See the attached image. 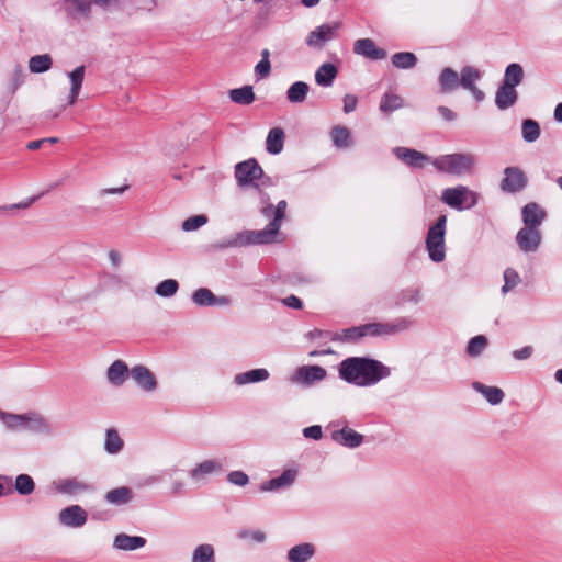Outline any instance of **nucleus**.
Returning <instances> with one entry per match:
<instances>
[{"mask_svg": "<svg viewBox=\"0 0 562 562\" xmlns=\"http://www.w3.org/2000/svg\"><path fill=\"white\" fill-rule=\"evenodd\" d=\"M391 375V369L381 361L368 357H348L338 366V376L357 386L378 384Z\"/></svg>", "mask_w": 562, "mask_h": 562, "instance_id": "f257e3e1", "label": "nucleus"}, {"mask_svg": "<svg viewBox=\"0 0 562 562\" xmlns=\"http://www.w3.org/2000/svg\"><path fill=\"white\" fill-rule=\"evenodd\" d=\"M0 420L9 430H25L33 434L49 435L50 424L38 413L11 414L0 411Z\"/></svg>", "mask_w": 562, "mask_h": 562, "instance_id": "f03ea898", "label": "nucleus"}, {"mask_svg": "<svg viewBox=\"0 0 562 562\" xmlns=\"http://www.w3.org/2000/svg\"><path fill=\"white\" fill-rule=\"evenodd\" d=\"M280 227L270 222L260 231H244L235 234L231 238L223 239L215 245L217 249L244 247L248 245H265L274 241Z\"/></svg>", "mask_w": 562, "mask_h": 562, "instance_id": "7ed1b4c3", "label": "nucleus"}, {"mask_svg": "<svg viewBox=\"0 0 562 562\" xmlns=\"http://www.w3.org/2000/svg\"><path fill=\"white\" fill-rule=\"evenodd\" d=\"M431 164L440 172L462 176L473 170L476 158L471 153H456L439 156L435 158Z\"/></svg>", "mask_w": 562, "mask_h": 562, "instance_id": "20e7f679", "label": "nucleus"}, {"mask_svg": "<svg viewBox=\"0 0 562 562\" xmlns=\"http://www.w3.org/2000/svg\"><path fill=\"white\" fill-rule=\"evenodd\" d=\"M234 175L240 188L254 187L259 189L260 186L270 183V179L265 176L263 169L255 158L236 164Z\"/></svg>", "mask_w": 562, "mask_h": 562, "instance_id": "39448f33", "label": "nucleus"}, {"mask_svg": "<svg viewBox=\"0 0 562 562\" xmlns=\"http://www.w3.org/2000/svg\"><path fill=\"white\" fill-rule=\"evenodd\" d=\"M441 201L458 211L470 210L479 202V194L465 186L447 188L441 193Z\"/></svg>", "mask_w": 562, "mask_h": 562, "instance_id": "423d86ee", "label": "nucleus"}, {"mask_svg": "<svg viewBox=\"0 0 562 562\" xmlns=\"http://www.w3.org/2000/svg\"><path fill=\"white\" fill-rule=\"evenodd\" d=\"M447 216L440 215L437 222L429 227L426 237V247L429 258L435 262H441L445 259V233Z\"/></svg>", "mask_w": 562, "mask_h": 562, "instance_id": "0eeeda50", "label": "nucleus"}, {"mask_svg": "<svg viewBox=\"0 0 562 562\" xmlns=\"http://www.w3.org/2000/svg\"><path fill=\"white\" fill-rule=\"evenodd\" d=\"M414 322L409 317H398L391 323H370L366 324L368 336H387L405 331L413 326Z\"/></svg>", "mask_w": 562, "mask_h": 562, "instance_id": "6e6552de", "label": "nucleus"}, {"mask_svg": "<svg viewBox=\"0 0 562 562\" xmlns=\"http://www.w3.org/2000/svg\"><path fill=\"white\" fill-rule=\"evenodd\" d=\"M340 26L341 24L339 22L322 24L308 33L305 42L310 47L321 49L327 42L337 36V31Z\"/></svg>", "mask_w": 562, "mask_h": 562, "instance_id": "1a4fd4ad", "label": "nucleus"}, {"mask_svg": "<svg viewBox=\"0 0 562 562\" xmlns=\"http://www.w3.org/2000/svg\"><path fill=\"white\" fill-rule=\"evenodd\" d=\"M515 240L522 252H536L542 241L541 231L531 227H522L517 232Z\"/></svg>", "mask_w": 562, "mask_h": 562, "instance_id": "9d476101", "label": "nucleus"}, {"mask_svg": "<svg viewBox=\"0 0 562 562\" xmlns=\"http://www.w3.org/2000/svg\"><path fill=\"white\" fill-rule=\"evenodd\" d=\"M327 371L321 366H302L296 369L292 376V382L310 386L316 382L325 380Z\"/></svg>", "mask_w": 562, "mask_h": 562, "instance_id": "9b49d317", "label": "nucleus"}, {"mask_svg": "<svg viewBox=\"0 0 562 562\" xmlns=\"http://www.w3.org/2000/svg\"><path fill=\"white\" fill-rule=\"evenodd\" d=\"M527 177L518 167H507L504 170V178L501 182V189L507 193H516L525 189Z\"/></svg>", "mask_w": 562, "mask_h": 562, "instance_id": "f8f14e48", "label": "nucleus"}, {"mask_svg": "<svg viewBox=\"0 0 562 562\" xmlns=\"http://www.w3.org/2000/svg\"><path fill=\"white\" fill-rule=\"evenodd\" d=\"M87 512L79 505H70L59 512V522L69 528H80L86 525Z\"/></svg>", "mask_w": 562, "mask_h": 562, "instance_id": "ddd939ff", "label": "nucleus"}, {"mask_svg": "<svg viewBox=\"0 0 562 562\" xmlns=\"http://www.w3.org/2000/svg\"><path fill=\"white\" fill-rule=\"evenodd\" d=\"M223 471V464L220 460L207 459L198 463L191 471L190 477L196 483H204L206 477Z\"/></svg>", "mask_w": 562, "mask_h": 562, "instance_id": "4468645a", "label": "nucleus"}, {"mask_svg": "<svg viewBox=\"0 0 562 562\" xmlns=\"http://www.w3.org/2000/svg\"><path fill=\"white\" fill-rule=\"evenodd\" d=\"M521 217L524 227L540 229V226L547 217V213L536 202H530L522 207Z\"/></svg>", "mask_w": 562, "mask_h": 562, "instance_id": "2eb2a0df", "label": "nucleus"}, {"mask_svg": "<svg viewBox=\"0 0 562 562\" xmlns=\"http://www.w3.org/2000/svg\"><path fill=\"white\" fill-rule=\"evenodd\" d=\"M131 376L145 392H154L157 389L155 374L145 366L138 364L131 369Z\"/></svg>", "mask_w": 562, "mask_h": 562, "instance_id": "dca6fc26", "label": "nucleus"}, {"mask_svg": "<svg viewBox=\"0 0 562 562\" xmlns=\"http://www.w3.org/2000/svg\"><path fill=\"white\" fill-rule=\"evenodd\" d=\"M353 52L371 60H381L386 57V52L375 45L371 38H360L353 44Z\"/></svg>", "mask_w": 562, "mask_h": 562, "instance_id": "f3484780", "label": "nucleus"}, {"mask_svg": "<svg viewBox=\"0 0 562 562\" xmlns=\"http://www.w3.org/2000/svg\"><path fill=\"white\" fill-rule=\"evenodd\" d=\"M393 153L400 160L413 168H422L426 162L431 161L430 157L422 151L407 147H395Z\"/></svg>", "mask_w": 562, "mask_h": 562, "instance_id": "a211bd4d", "label": "nucleus"}, {"mask_svg": "<svg viewBox=\"0 0 562 562\" xmlns=\"http://www.w3.org/2000/svg\"><path fill=\"white\" fill-rule=\"evenodd\" d=\"M297 476L296 469H286L278 477H273L269 481L263 482L260 485L261 492H273L282 488H288L293 485Z\"/></svg>", "mask_w": 562, "mask_h": 562, "instance_id": "6ab92c4d", "label": "nucleus"}, {"mask_svg": "<svg viewBox=\"0 0 562 562\" xmlns=\"http://www.w3.org/2000/svg\"><path fill=\"white\" fill-rule=\"evenodd\" d=\"M56 490L60 494L77 495L92 491L93 486L77 477H68L58 481L56 483Z\"/></svg>", "mask_w": 562, "mask_h": 562, "instance_id": "aec40b11", "label": "nucleus"}, {"mask_svg": "<svg viewBox=\"0 0 562 562\" xmlns=\"http://www.w3.org/2000/svg\"><path fill=\"white\" fill-rule=\"evenodd\" d=\"M316 553L311 542H302L291 547L286 552V562H310Z\"/></svg>", "mask_w": 562, "mask_h": 562, "instance_id": "412c9836", "label": "nucleus"}, {"mask_svg": "<svg viewBox=\"0 0 562 562\" xmlns=\"http://www.w3.org/2000/svg\"><path fill=\"white\" fill-rule=\"evenodd\" d=\"M331 438L347 448H357L363 442V436L349 427L334 431Z\"/></svg>", "mask_w": 562, "mask_h": 562, "instance_id": "4be33fe9", "label": "nucleus"}, {"mask_svg": "<svg viewBox=\"0 0 562 562\" xmlns=\"http://www.w3.org/2000/svg\"><path fill=\"white\" fill-rule=\"evenodd\" d=\"M146 539L140 536H130L127 533H119L113 540V547L122 551H134L145 547Z\"/></svg>", "mask_w": 562, "mask_h": 562, "instance_id": "5701e85b", "label": "nucleus"}, {"mask_svg": "<svg viewBox=\"0 0 562 562\" xmlns=\"http://www.w3.org/2000/svg\"><path fill=\"white\" fill-rule=\"evenodd\" d=\"M517 99V90L502 83L495 93V105L499 110H506L513 106Z\"/></svg>", "mask_w": 562, "mask_h": 562, "instance_id": "b1692460", "label": "nucleus"}, {"mask_svg": "<svg viewBox=\"0 0 562 562\" xmlns=\"http://www.w3.org/2000/svg\"><path fill=\"white\" fill-rule=\"evenodd\" d=\"M131 374L127 364L122 360H115L106 371L108 381L114 386H121L126 380L127 374Z\"/></svg>", "mask_w": 562, "mask_h": 562, "instance_id": "393cba45", "label": "nucleus"}, {"mask_svg": "<svg viewBox=\"0 0 562 562\" xmlns=\"http://www.w3.org/2000/svg\"><path fill=\"white\" fill-rule=\"evenodd\" d=\"M269 376L270 374L267 369L258 368L236 374L234 376V383L238 386H243L250 383L263 382L268 380Z\"/></svg>", "mask_w": 562, "mask_h": 562, "instance_id": "a878e982", "label": "nucleus"}, {"mask_svg": "<svg viewBox=\"0 0 562 562\" xmlns=\"http://www.w3.org/2000/svg\"><path fill=\"white\" fill-rule=\"evenodd\" d=\"M85 66L81 65L68 74V78L71 83L70 92L68 95V105L75 104L78 99L85 78Z\"/></svg>", "mask_w": 562, "mask_h": 562, "instance_id": "bb28decb", "label": "nucleus"}, {"mask_svg": "<svg viewBox=\"0 0 562 562\" xmlns=\"http://www.w3.org/2000/svg\"><path fill=\"white\" fill-rule=\"evenodd\" d=\"M459 79V75L454 69L450 67L443 68L438 78L440 92L449 93L454 91L460 86Z\"/></svg>", "mask_w": 562, "mask_h": 562, "instance_id": "cd10ccee", "label": "nucleus"}, {"mask_svg": "<svg viewBox=\"0 0 562 562\" xmlns=\"http://www.w3.org/2000/svg\"><path fill=\"white\" fill-rule=\"evenodd\" d=\"M368 335L364 324L361 326L349 327L342 329L341 331H335V334L331 335V341L357 342L358 340Z\"/></svg>", "mask_w": 562, "mask_h": 562, "instance_id": "c85d7f7f", "label": "nucleus"}, {"mask_svg": "<svg viewBox=\"0 0 562 562\" xmlns=\"http://www.w3.org/2000/svg\"><path fill=\"white\" fill-rule=\"evenodd\" d=\"M525 78V71L520 64L512 63L505 68L502 83L516 89Z\"/></svg>", "mask_w": 562, "mask_h": 562, "instance_id": "c756f323", "label": "nucleus"}, {"mask_svg": "<svg viewBox=\"0 0 562 562\" xmlns=\"http://www.w3.org/2000/svg\"><path fill=\"white\" fill-rule=\"evenodd\" d=\"M284 131L281 127H273L269 131L266 139V149L269 154L278 155L284 146Z\"/></svg>", "mask_w": 562, "mask_h": 562, "instance_id": "7c9ffc66", "label": "nucleus"}, {"mask_svg": "<svg viewBox=\"0 0 562 562\" xmlns=\"http://www.w3.org/2000/svg\"><path fill=\"white\" fill-rule=\"evenodd\" d=\"M338 75V69L330 63H325L315 72V81L321 87H330Z\"/></svg>", "mask_w": 562, "mask_h": 562, "instance_id": "2f4dec72", "label": "nucleus"}, {"mask_svg": "<svg viewBox=\"0 0 562 562\" xmlns=\"http://www.w3.org/2000/svg\"><path fill=\"white\" fill-rule=\"evenodd\" d=\"M473 389L482 394L491 405H497L504 400V392L499 387L488 386L481 382H474Z\"/></svg>", "mask_w": 562, "mask_h": 562, "instance_id": "473e14b6", "label": "nucleus"}, {"mask_svg": "<svg viewBox=\"0 0 562 562\" xmlns=\"http://www.w3.org/2000/svg\"><path fill=\"white\" fill-rule=\"evenodd\" d=\"M132 498H133V492L127 486H121V487L113 488L104 495V499L106 503H109L111 505H116V506L125 505V504L130 503L132 501Z\"/></svg>", "mask_w": 562, "mask_h": 562, "instance_id": "72a5a7b5", "label": "nucleus"}, {"mask_svg": "<svg viewBox=\"0 0 562 562\" xmlns=\"http://www.w3.org/2000/svg\"><path fill=\"white\" fill-rule=\"evenodd\" d=\"M228 95L236 104L249 105L255 101V93L251 86L232 89L229 90Z\"/></svg>", "mask_w": 562, "mask_h": 562, "instance_id": "f704fd0d", "label": "nucleus"}, {"mask_svg": "<svg viewBox=\"0 0 562 562\" xmlns=\"http://www.w3.org/2000/svg\"><path fill=\"white\" fill-rule=\"evenodd\" d=\"M310 87L304 81H296L292 83L286 91V99L291 103H302L305 101Z\"/></svg>", "mask_w": 562, "mask_h": 562, "instance_id": "c9c22d12", "label": "nucleus"}, {"mask_svg": "<svg viewBox=\"0 0 562 562\" xmlns=\"http://www.w3.org/2000/svg\"><path fill=\"white\" fill-rule=\"evenodd\" d=\"M459 78L460 86L467 90L475 86V82L482 78V72L473 66H464Z\"/></svg>", "mask_w": 562, "mask_h": 562, "instance_id": "e433bc0d", "label": "nucleus"}, {"mask_svg": "<svg viewBox=\"0 0 562 562\" xmlns=\"http://www.w3.org/2000/svg\"><path fill=\"white\" fill-rule=\"evenodd\" d=\"M417 64V57L409 52L396 53L392 56V65L398 69H411Z\"/></svg>", "mask_w": 562, "mask_h": 562, "instance_id": "4c0bfd02", "label": "nucleus"}, {"mask_svg": "<svg viewBox=\"0 0 562 562\" xmlns=\"http://www.w3.org/2000/svg\"><path fill=\"white\" fill-rule=\"evenodd\" d=\"M331 139L339 148H347L352 144L350 131L345 126H335L331 130Z\"/></svg>", "mask_w": 562, "mask_h": 562, "instance_id": "58836bf2", "label": "nucleus"}, {"mask_svg": "<svg viewBox=\"0 0 562 562\" xmlns=\"http://www.w3.org/2000/svg\"><path fill=\"white\" fill-rule=\"evenodd\" d=\"M521 134L525 142H536L540 136V126L538 122L532 119L524 120L521 124Z\"/></svg>", "mask_w": 562, "mask_h": 562, "instance_id": "ea45409f", "label": "nucleus"}, {"mask_svg": "<svg viewBox=\"0 0 562 562\" xmlns=\"http://www.w3.org/2000/svg\"><path fill=\"white\" fill-rule=\"evenodd\" d=\"M53 64L52 57L48 54L36 55L31 57L29 68L31 72L41 74L50 69Z\"/></svg>", "mask_w": 562, "mask_h": 562, "instance_id": "a19ab883", "label": "nucleus"}, {"mask_svg": "<svg viewBox=\"0 0 562 562\" xmlns=\"http://www.w3.org/2000/svg\"><path fill=\"white\" fill-rule=\"evenodd\" d=\"M13 491H16L20 495L26 496L34 492L35 483L29 474H19L14 481Z\"/></svg>", "mask_w": 562, "mask_h": 562, "instance_id": "79ce46f5", "label": "nucleus"}, {"mask_svg": "<svg viewBox=\"0 0 562 562\" xmlns=\"http://www.w3.org/2000/svg\"><path fill=\"white\" fill-rule=\"evenodd\" d=\"M123 448V440L113 428L108 429L105 434L104 449L110 454L119 453Z\"/></svg>", "mask_w": 562, "mask_h": 562, "instance_id": "37998d69", "label": "nucleus"}, {"mask_svg": "<svg viewBox=\"0 0 562 562\" xmlns=\"http://www.w3.org/2000/svg\"><path fill=\"white\" fill-rule=\"evenodd\" d=\"M192 562H215L214 548L209 543L198 546L193 550Z\"/></svg>", "mask_w": 562, "mask_h": 562, "instance_id": "c03bdc74", "label": "nucleus"}, {"mask_svg": "<svg viewBox=\"0 0 562 562\" xmlns=\"http://www.w3.org/2000/svg\"><path fill=\"white\" fill-rule=\"evenodd\" d=\"M192 301L198 306H214L215 295L207 288H200L192 294Z\"/></svg>", "mask_w": 562, "mask_h": 562, "instance_id": "a18cd8bd", "label": "nucleus"}, {"mask_svg": "<svg viewBox=\"0 0 562 562\" xmlns=\"http://www.w3.org/2000/svg\"><path fill=\"white\" fill-rule=\"evenodd\" d=\"M487 345L488 340L484 335L474 336L468 342L467 352L470 357H479Z\"/></svg>", "mask_w": 562, "mask_h": 562, "instance_id": "49530a36", "label": "nucleus"}, {"mask_svg": "<svg viewBox=\"0 0 562 562\" xmlns=\"http://www.w3.org/2000/svg\"><path fill=\"white\" fill-rule=\"evenodd\" d=\"M403 106V99L394 93H385L380 103V110L385 113L393 112Z\"/></svg>", "mask_w": 562, "mask_h": 562, "instance_id": "de8ad7c7", "label": "nucleus"}, {"mask_svg": "<svg viewBox=\"0 0 562 562\" xmlns=\"http://www.w3.org/2000/svg\"><path fill=\"white\" fill-rule=\"evenodd\" d=\"M179 289V283L175 279H166L157 284L155 293L160 297H171Z\"/></svg>", "mask_w": 562, "mask_h": 562, "instance_id": "09e8293b", "label": "nucleus"}, {"mask_svg": "<svg viewBox=\"0 0 562 562\" xmlns=\"http://www.w3.org/2000/svg\"><path fill=\"white\" fill-rule=\"evenodd\" d=\"M422 300L420 290L417 288H408L397 295L395 304L397 306L405 305L406 303H418Z\"/></svg>", "mask_w": 562, "mask_h": 562, "instance_id": "8fccbe9b", "label": "nucleus"}, {"mask_svg": "<svg viewBox=\"0 0 562 562\" xmlns=\"http://www.w3.org/2000/svg\"><path fill=\"white\" fill-rule=\"evenodd\" d=\"M503 278H504V285L502 286L503 294L510 292L521 282L520 276L513 268L505 269V271L503 273Z\"/></svg>", "mask_w": 562, "mask_h": 562, "instance_id": "3c124183", "label": "nucleus"}, {"mask_svg": "<svg viewBox=\"0 0 562 562\" xmlns=\"http://www.w3.org/2000/svg\"><path fill=\"white\" fill-rule=\"evenodd\" d=\"M207 223L206 215L200 214L191 216L182 222L181 228L184 232L196 231Z\"/></svg>", "mask_w": 562, "mask_h": 562, "instance_id": "603ef678", "label": "nucleus"}, {"mask_svg": "<svg viewBox=\"0 0 562 562\" xmlns=\"http://www.w3.org/2000/svg\"><path fill=\"white\" fill-rule=\"evenodd\" d=\"M227 481L231 484L237 485V486H245L249 482L248 475L243 471H232L227 475Z\"/></svg>", "mask_w": 562, "mask_h": 562, "instance_id": "864d4df0", "label": "nucleus"}, {"mask_svg": "<svg viewBox=\"0 0 562 562\" xmlns=\"http://www.w3.org/2000/svg\"><path fill=\"white\" fill-rule=\"evenodd\" d=\"M23 68L21 65H16L12 72V78L10 82V90L14 92L23 82Z\"/></svg>", "mask_w": 562, "mask_h": 562, "instance_id": "5fc2aeb1", "label": "nucleus"}, {"mask_svg": "<svg viewBox=\"0 0 562 562\" xmlns=\"http://www.w3.org/2000/svg\"><path fill=\"white\" fill-rule=\"evenodd\" d=\"M286 205H288L286 201L282 200L274 207V217L272 218L271 222L277 224V226H279V227H281L282 221L285 216Z\"/></svg>", "mask_w": 562, "mask_h": 562, "instance_id": "6e6d98bb", "label": "nucleus"}, {"mask_svg": "<svg viewBox=\"0 0 562 562\" xmlns=\"http://www.w3.org/2000/svg\"><path fill=\"white\" fill-rule=\"evenodd\" d=\"M12 477L7 475H0V497L7 496L13 493L11 486Z\"/></svg>", "mask_w": 562, "mask_h": 562, "instance_id": "4d7b16f0", "label": "nucleus"}, {"mask_svg": "<svg viewBox=\"0 0 562 562\" xmlns=\"http://www.w3.org/2000/svg\"><path fill=\"white\" fill-rule=\"evenodd\" d=\"M271 70L270 60H260L255 67V74L263 79L269 76Z\"/></svg>", "mask_w": 562, "mask_h": 562, "instance_id": "13d9d810", "label": "nucleus"}, {"mask_svg": "<svg viewBox=\"0 0 562 562\" xmlns=\"http://www.w3.org/2000/svg\"><path fill=\"white\" fill-rule=\"evenodd\" d=\"M303 435L305 438L319 440L323 436L322 427L318 425H313L303 429Z\"/></svg>", "mask_w": 562, "mask_h": 562, "instance_id": "bf43d9fd", "label": "nucleus"}, {"mask_svg": "<svg viewBox=\"0 0 562 562\" xmlns=\"http://www.w3.org/2000/svg\"><path fill=\"white\" fill-rule=\"evenodd\" d=\"M533 353V348L531 346H525L521 349H516L513 351V357L516 360H527Z\"/></svg>", "mask_w": 562, "mask_h": 562, "instance_id": "052dcab7", "label": "nucleus"}, {"mask_svg": "<svg viewBox=\"0 0 562 562\" xmlns=\"http://www.w3.org/2000/svg\"><path fill=\"white\" fill-rule=\"evenodd\" d=\"M344 112L345 113H350L352 111L356 110V106H357V103H358V99L356 95H352V94H346L344 97Z\"/></svg>", "mask_w": 562, "mask_h": 562, "instance_id": "680f3d73", "label": "nucleus"}, {"mask_svg": "<svg viewBox=\"0 0 562 562\" xmlns=\"http://www.w3.org/2000/svg\"><path fill=\"white\" fill-rule=\"evenodd\" d=\"M269 196L267 194H261V203L262 207L260 212L266 216L270 217L271 215L274 216V206L271 203H268Z\"/></svg>", "mask_w": 562, "mask_h": 562, "instance_id": "e2e57ef3", "label": "nucleus"}, {"mask_svg": "<svg viewBox=\"0 0 562 562\" xmlns=\"http://www.w3.org/2000/svg\"><path fill=\"white\" fill-rule=\"evenodd\" d=\"M247 536H250L256 542H263L266 540V533L263 531L257 530L252 532L243 531L239 533L240 538H245Z\"/></svg>", "mask_w": 562, "mask_h": 562, "instance_id": "0e129e2a", "label": "nucleus"}, {"mask_svg": "<svg viewBox=\"0 0 562 562\" xmlns=\"http://www.w3.org/2000/svg\"><path fill=\"white\" fill-rule=\"evenodd\" d=\"M438 112L442 116V119L448 122H452L457 119V114L447 106L440 105L438 108Z\"/></svg>", "mask_w": 562, "mask_h": 562, "instance_id": "69168bd1", "label": "nucleus"}, {"mask_svg": "<svg viewBox=\"0 0 562 562\" xmlns=\"http://www.w3.org/2000/svg\"><path fill=\"white\" fill-rule=\"evenodd\" d=\"M283 304L291 308H295V310L302 308V305H303L302 301L295 295H290V296L285 297L283 300Z\"/></svg>", "mask_w": 562, "mask_h": 562, "instance_id": "338daca9", "label": "nucleus"}, {"mask_svg": "<svg viewBox=\"0 0 562 562\" xmlns=\"http://www.w3.org/2000/svg\"><path fill=\"white\" fill-rule=\"evenodd\" d=\"M184 483L182 481H175L171 483L170 492L173 495H180L183 493Z\"/></svg>", "mask_w": 562, "mask_h": 562, "instance_id": "774afa93", "label": "nucleus"}]
</instances>
